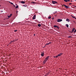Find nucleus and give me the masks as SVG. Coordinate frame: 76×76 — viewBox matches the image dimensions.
<instances>
[{
    "mask_svg": "<svg viewBox=\"0 0 76 76\" xmlns=\"http://www.w3.org/2000/svg\"><path fill=\"white\" fill-rule=\"evenodd\" d=\"M58 20L57 21V22H61L63 20L62 19H58L57 20Z\"/></svg>",
    "mask_w": 76,
    "mask_h": 76,
    "instance_id": "1",
    "label": "nucleus"
},
{
    "mask_svg": "<svg viewBox=\"0 0 76 76\" xmlns=\"http://www.w3.org/2000/svg\"><path fill=\"white\" fill-rule=\"evenodd\" d=\"M53 26L54 28H57L58 29H59V27H58V26L56 25H54Z\"/></svg>",
    "mask_w": 76,
    "mask_h": 76,
    "instance_id": "2",
    "label": "nucleus"
},
{
    "mask_svg": "<svg viewBox=\"0 0 76 76\" xmlns=\"http://www.w3.org/2000/svg\"><path fill=\"white\" fill-rule=\"evenodd\" d=\"M52 2L53 3V4H56V3H57V2L56 1H52Z\"/></svg>",
    "mask_w": 76,
    "mask_h": 76,
    "instance_id": "3",
    "label": "nucleus"
},
{
    "mask_svg": "<svg viewBox=\"0 0 76 76\" xmlns=\"http://www.w3.org/2000/svg\"><path fill=\"white\" fill-rule=\"evenodd\" d=\"M44 53L43 52H42L41 54V56L42 57H43L44 56Z\"/></svg>",
    "mask_w": 76,
    "mask_h": 76,
    "instance_id": "4",
    "label": "nucleus"
},
{
    "mask_svg": "<svg viewBox=\"0 0 76 76\" xmlns=\"http://www.w3.org/2000/svg\"><path fill=\"white\" fill-rule=\"evenodd\" d=\"M36 18V15H34L33 17V19H35V18Z\"/></svg>",
    "mask_w": 76,
    "mask_h": 76,
    "instance_id": "5",
    "label": "nucleus"
},
{
    "mask_svg": "<svg viewBox=\"0 0 76 76\" xmlns=\"http://www.w3.org/2000/svg\"><path fill=\"white\" fill-rule=\"evenodd\" d=\"M20 3H22V4H24L25 3V2L24 1H21V2H20Z\"/></svg>",
    "mask_w": 76,
    "mask_h": 76,
    "instance_id": "6",
    "label": "nucleus"
},
{
    "mask_svg": "<svg viewBox=\"0 0 76 76\" xmlns=\"http://www.w3.org/2000/svg\"><path fill=\"white\" fill-rule=\"evenodd\" d=\"M64 6H65V7H66V9H68V8H69V7H68L64 4Z\"/></svg>",
    "mask_w": 76,
    "mask_h": 76,
    "instance_id": "7",
    "label": "nucleus"
},
{
    "mask_svg": "<svg viewBox=\"0 0 76 76\" xmlns=\"http://www.w3.org/2000/svg\"><path fill=\"white\" fill-rule=\"evenodd\" d=\"M63 54V53H61L58 54V56H61V55H62Z\"/></svg>",
    "mask_w": 76,
    "mask_h": 76,
    "instance_id": "8",
    "label": "nucleus"
},
{
    "mask_svg": "<svg viewBox=\"0 0 76 76\" xmlns=\"http://www.w3.org/2000/svg\"><path fill=\"white\" fill-rule=\"evenodd\" d=\"M49 57H50V56H48L45 59L47 60H48V58H49Z\"/></svg>",
    "mask_w": 76,
    "mask_h": 76,
    "instance_id": "9",
    "label": "nucleus"
},
{
    "mask_svg": "<svg viewBox=\"0 0 76 76\" xmlns=\"http://www.w3.org/2000/svg\"><path fill=\"white\" fill-rule=\"evenodd\" d=\"M75 28H73V29H72V32H73L74 31H75Z\"/></svg>",
    "mask_w": 76,
    "mask_h": 76,
    "instance_id": "10",
    "label": "nucleus"
},
{
    "mask_svg": "<svg viewBox=\"0 0 76 76\" xmlns=\"http://www.w3.org/2000/svg\"><path fill=\"white\" fill-rule=\"evenodd\" d=\"M71 16L73 18H75V19H76V18H75V17H74V16H72L71 15Z\"/></svg>",
    "mask_w": 76,
    "mask_h": 76,
    "instance_id": "11",
    "label": "nucleus"
},
{
    "mask_svg": "<svg viewBox=\"0 0 76 76\" xmlns=\"http://www.w3.org/2000/svg\"><path fill=\"white\" fill-rule=\"evenodd\" d=\"M66 21H67L68 22H69V19H67L66 20Z\"/></svg>",
    "mask_w": 76,
    "mask_h": 76,
    "instance_id": "12",
    "label": "nucleus"
},
{
    "mask_svg": "<svg viewBox=\"0 0 76 76\" xmlns=\"http://www.w3.org/2000/svg\"><path fill=\"white\" fill-rule=\"evenodd\" d=\"M19 7V6H17L16 7V9H17V8L18 9H19V8H18Z\"/></svg>",
    "mask_w": 76,
    "mask_h": 76,
    "instance_id": "13",
    "label": "nucleus"
},
{
    "mask_svg": "<svg viewBox=\"0 0 76 76\" xmlns=\"http://www.w3.org/2000/svg\"><path fill=\"white\" fill-rule=\"evenodd\" d=\"M66 27H67V28L69 27V25H68V24H66Z\"/></svg>",
    "mask_w": 76,
    "mask_h": 76,
    "instance_id": "14",
    "label": "nucleus"
},
{
    "mask_svg": "<svg viewBox=\"0 0 76 76\" xmlns=\"http://www.w3.org/2000/svg\"><path fill=\"white\" fill-rule=\"evenodd\" d=\"M51 18V17L50 16H49L48 17V19H50Z\"/></svg>",
    "mask_w": 76,
    "mask_h": 76,
    "instance_id": "15",
    "label": "nucleus"
},
{
    "mask_svg": "<svg viewBox=\"0 0 76 76\" xmlns=\"http://www.w3.org/2000/svg\"><path fill=\"white\" fill-rule=\"evenodd\" d=\"M38 26H39V27H40V26H41V25L40 24H38Z\"/></svg>",
    "mask_w": 76,
    "mask_h": 76,
    "instance_id": "16",
    "label": "nucleus"
},
{
    "mask_svg": "<svg viewBox=\"0 0 76 76\" xmlns=\"http://www.w3.org/2000/svg\"><path fill=\"white\" fill-rule=\"evenodd\" d=\"M32 3H33V4H36L37 3L36 2H32Z\"/></svg>",
    "mask_w": 76,
    "mask_h": 76,
    "instance_id": "17",
    "label": "nucleus"
},
{
    "mask_svg": "<svg viewBox=\"0 0 76 76\" xmlns=\"http://www.w3.org/2000/svg\"><path fill=\"white\" fill-rule=\"evenodd\" d=\"M47 60H46L45 59V60H44V61H45V62H46V61H47Z\"/></svg>",
    "mask_w": 76,
    "mask_h": 76,
    "instance_id": "18",
    "label": "nucleus"
},
{
    "mask_svg": "<svg viewBox=\"0 0 76 76\" xmlns=\"http://www.w3.org/2000/svg\"><path fill=\"white\" fill-rule=\"evenodd\" d=\"M64 1H65V2H67V1H67V0H64Z\"/></svg>",
    "mask_w": 76,
    "mask_h": 76,
    "instance_id": "19",
    "label": "nucleus"
},
{
    "mask_svg": "<svg viewBox=\"0 0 76 76\" xmlns=\"http://www.w3.org/2000/svg\"><path fill=\"white\" fill-rule=\"evenodd\" d=\"M45 63H46V62L44 61H43V64H45Z\"/></svg>",
    "mask_w": 76,
    "mask_h": 76,
    "instance_id": "20",
    "label": "nucleus"
},
{
    "mask_svg": "<svg viewBox=\"0 0 76 76\" xmlns=\"http://www.w3.org/2000/svg\"><path fill=\"white\" fill-rule=\"evenodd\" d=\"M58 57V55L57 56H56V58H57Z\"/></svg>",
    "mask_w": 76,
    "mask_h": 76,
    "instance_id": "21",
    "label": "nucleus"
},
{
    "mask_svg": "<svg viewBox=\"0 0 76 76\" xmlns=\"http://www.w3.org/2000/svg\"><path fill=\"white\" fill-rule=\"evenodd\" d=\"M49 44H51V42H50L49 43Z\"/></svg>",
    "mask_w": 76,
    "mask_h": 76,
    "instance_id": "22",
    "label": "nucleus"
},
{
    "mask_svg": "<svg viewBox=\"0 0 76 76\" xmlns=\"http://www.w3.org/2000/svg\"><path fill=\"white\" fill-rule=\"evenodd\" d=\"M10 4H12V5H13V3H12V2L10 3Z\"/></svg>",
    "mask_w": 76,
    "mask_h": 76,
    "instance_id": "23",
    "label": "nucleus"
},
{
    "mask_svg": "<svg viewBox=\"0 0 76 76\" xmlns=\"http://www.w3.org/2000/svg\"><path fill=\"white\" fill-rule=\"evenodd\" d=\"M72 36H69L68 37V38H72Z\"/></svg>",
    "mask_w": 76,
    "mask_h": 76,
    "instance_id": "24",
    "label": "nucleus"
},
{
    "mask_svg": "<svg viewBox=\"0 0 76 76\" xmlns=\"http://www.w3.org/2000/svg\"><path fill=\"white\" fill-rule=\"evenodd\" d=\"M17 31H18V30H15L14 31V32H17Z\"/></svg>",
    "mask_w": 76,
    "mask_h": 76,
    "instance_id": "25",
    "label": "nucleus"
},
{
    "mask_svg": "<svg viewBox=\"0 0 76 76\" xmlns=\"http://www.w3.org/2000/svg\"><path fill=\"white\" fill-rule=\"evenodd\" d=\"M8 17L9 18H10V17H11L10 15V16H8Z\"/></svg>",
    "mask_w": 76,
    "mask_h": 76,
    "instance_id": "26",
    "label": "nucleus"
},
{
    "mask_svg": "<svg viewBox=\"0 0 76 76\" xmlns=\"http://www.w3.org/2000/svg\"><path fill=\"white\" fill-rule=\"evenodd\" d=\"M12 14H10V16L11 17V16H12Z\"/></svg>",
    "mask_w": 76,
    "mask_h": 76,
    "instance_id": "27",
    "label": "nucleus"
},
{
    "mask_svg": "<svg viewBox=\"0 0 76 76\" xmlns=\"http://www.w3.org/2000/svg\"><path fill=\"white\" fill-rule=\"evenodd\" d=\"M49 43H47L46 45H49Z\"/></svg>",
    "mask_w": 76,
    "mask_h": 76,
    "instance_id": "28",
    "label": "nucleus"
},
{
    "mask_svg": "<svg viewBox=\"0 0 76 76\" xmlns=\"http://www.w3.org/2000/svg\"><path fill=\"white\" fill-rule=\"evenodd\" d=\"M75 32H76V29L75 30V31H74V33H75Z\"/></svg>",
    "mask_w": 76,
    "mask_h": 76,
    "instance_id": "29",
    "label": "nucleus"
},
{
    "mask_svg": "<svg viewBox=\"0 0 76 76\" xmlns=\"http://www.w3.org/2000/svg\"><path fill=\"white\" fill-rule=\"evenodd\" d=\"M72 4V3H69V4L70 5V4Z\"/></svg>",
    "mask_w": 76,
    "mask_h": 76,
    "instance_id": "30",
    "label": "nucleus"
},
{
    "mask_svg": "<svg viewBox=\"0 0 76 76\" xmlns=\"http://www.w3.org/2000/svg\"><path fill=\"white\" fill-rule=\"evenodd\" d=\"M67 1H70V0H67Z\"/></svg>",
    "mask_w": 76,
    "mask_h": 76,
    "instance_id": "31",
    "label": "nucleus"
},
{
    "mask_svg": "<svg viewBox=\"0 0 76 76\" xmlns=\"http://www.w3.org/2000/svg\"><path fill=\"white\" fill-rule=\"evenodd\" d=\"M54 19V18H52V19Z\"/></svg>",
    "mask_w": 76,
    "mask_h": 76,
    "instance_id": "32",
    "label": "nucleus"
},
{
    "mask_svg": "<svg viewBox=\"0 0 76 76\" xmlns=\"http://www.w3.org/2000/svg\"><path fill=\"white\" fill-rule=\"evenodd\" d=\"M64 4H63V5H62V7H63V6H64Z\"/></svg>",
    "mask_w": 76,
    "mask_h": 76,
    "instance_id": "33",
    "label": "nucleus"
},
{
    "mask_svg": "<svg viewBox=\"0 0 76 76\" xmlns=\"http://www.w3.org/2000/svg\"><path fill=\"white\" fill-rule=\"evenodd\" d=\"M34 36H35V34H34Z\"/></svg>",
    "mask_w": 76,
    "mask_h": 76,
    "instance_id": "34",
    "label": "nucleus"
},
{
    "mask_svg": "<svg viewBox=\"0 0 76 76\" xmlns=\"http://www.w3.org/2000/svg\"><path fill=\"white\" fill-rule=\"evenodd\" d=\"M24 6H25V7H26V6H26V5H24Z\"/></svg>",
    "mask_w": 76,
    "mask_h": 76,
    "instance_id": "35",
    "label": "nucleus"
},
{
    "mask_svg": "<svg viewBox=\"0 0 76 76\" xmlns=\"http://www.w3.org/2000/svg\"><path fill=\"white\" fill-rule=\"evenodd\" d=\"M16 13H17H17H18V11L16 12Z\"/></svg>",
    "mask_w": 76,
    "mask_h": 76,
    "instance_id": "36",
    "label": "nucleus"
},
{
    "mask_svg": "<svg viewBox=\"0 0 76 76\" xmlns=\"http://www.w3.org/2000/svg\"><path fill=\"white\" fill-rule=\"evenodd\" d=\"M14 7H15V5H14Z\"/></svg>",
    "mask_w": 76,
    "mask_h": 76,
    "instance_id": "37",
    "label": "nucleus"
},
{
    "mask_svg": "<svg viewBox=\"0 0 76 76\" xmlns=\"http://www.w3.org/2000/svg\"><path fill=\"white\" fill-rule=\"evenodd\" d=\"M13 42V41H11V42Z\"/></svg>",
    "mask_w": 76,
    "mask_h": 76,
    "instance_id": "38",
    "label": "nucleus"
},
{
    "mask_svg": "<svg viewBox=\"0 0 76 76\" xmlns=\"http://www.w3.org/2000/svg\"><path fill=\"white\" fill-rule=\"evenodd\" d=\"M10 44H12V42H10Z\"/></svg>",
    "mask_w": 76,
    "mask_h": 76,
    "instance_id": "39",
    "label": "nucleus"
},
{
    "mask_svg": "<svg viewBox=\"0 0 76 76\" xmlns=\"http://www.w3.org/2000/svg\"><path fill=\"white\" fill-rule=\"evenodd\" d=\"M48 75V73L47 74Z\"/></svg>",
    "mask_w": 76,
    "mask_h": 76,
    "instance_id": "40",
    "label": "nucleus"
},
{
    "mask_svg": "<svg viewBox=\"0 0 76 76\" xmlns=\"http://www.w3.org/2000/svg\"><path fill=\"white\" fill-rule=\"evenodd\" d=\"M9 3H11V2H10V1H9Z\"/></svg>",
    "mask_w": 76,
    "mask_h": 76,
    "instance_id": "41",
    "label": "nucleus"
},
{
    "mask_svg": "<svg viewBox=\"0 0 76 76\" xmlns=\"http://www.w3.org/2000/svg\"><path fill=\"white\" fill-rule=\"evenodd\" d=\"M71 2H72V1H71Z\"/></svg>",
    "mask_w": 76,
    "mask_h": 76,
    "instance_id": "42",
    "label": "nucleus"
},
{
    "mask_svg": "<svg viewBox=\"0 0 76 76\" xmlns=\"http://www.w3.org/2000/svg\"><path fill=\"white\" fill-rule=\"evenodd\" d=\"M75 7H76V6H75Z\"/></svg>",
    "mask_w": 76,
    "mask_h": 76,
    "instance_id": "43",
    "label": "nucleus"
},
{
    "mask_svg": "<svg viewBox=\"0 0 76 76\" xmlns=\"http://www.w3.org/2000/svg\"><path fill=\"white\" fill-rule=\"evenodd\" d=\"M4 20H5V19H4Z\"/></svg>",
    "mask_w": 76,
    "mask_h": 76,
    "instance_id": "44",
    "label": "nucleus"
},
{
    "mask_svg": "<svg viewBox=\"0 0 76 76\" xmlns=\"http://www.w3.org/2000/svg\"><path fill=\"white\" fill-rule=\"evenodd\" d=\"M75 0V1H76V0Z\"/></svg>",
    "mask_w": 76,
    "mask_h": 76,
    "instance_id": "45",
    "label": "nucleus"
},
{
    "mask_svg": "<svg viewBox=\"0 0 76 76\" xmlns=\"http://www.w3.org/2000/svg\"><path fill=\"white\" fill-rule=\"evenodd\" d=\"M74 22H75V21H74Z\"/></svg>",
    "mask_w": 76,
    "mask_h": 76,
    "instance_id": "46",
    "label": "nucleus"
},
{
    "mask_svg": "<svg viewBox=\"0 0 76 76\" xmlns=\"http://www.w3.org/2000/svg\"><path fill=\"white\" fill-rule=\"evenodd\" d=\"M0 6H1V5H0Z\"/></svg>",
    "mask_w": 76,
    "mask_h": 76,
    "instance_id": "47",
    "label": "nucleus"
},
{
    "mask_svg": "<svg viewBox=\"0 0 76 76\" xmlns=\"http://www.w3.org/2000/svg\"><path fill=\"white\" fill-rule=\"evenodd\" d=\"M16 5H17V4H16Z\"/></svg>",
    "mask_w": 76,
    "mask_h": 76,
    "instance_id": "48",
    "label": "nucleus"
}]
</instances>
